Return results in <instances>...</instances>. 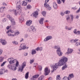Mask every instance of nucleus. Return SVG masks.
Listing matches in <instances>:
<instances>
[{
  "label": "nucleus",
  "mask_w": 80,
  "mask_h": 80,
  "mask_svg": "<svg viewBox=\"0 0 80 80\" xmlns=\"http://www.w3.org/2000/svg\"><path fill=\"white\" fill-rule=\"evenodd\" d=\"M3 5H7V4L5 3V2H3Z\"/></svg>",
  "instance_id": "nucleus-63"
},
{
  "label": "nucleus",
  "mask_w": 80,
  "mask_h": 80,
  "mask_svg": "<svg viewBox=\"0 0 80 80\" xmlns=\"http://www.w3.org/2000/svg\"><path fill=\"white\" fill-rule=\"evenodd\" d=\"M38 77H39V75H34L32 77V78H31V80H34V78H38Z\"/></svg>",
  "instance_id": "nucleus-18"
},
{
  "label": "nucleus",
  "mask_w": 80,
  "mask_h": 80,
  "mask_svg": "<svg viewBox=\"0 0 80 80\" xmlns=\"http://www.w3.org/2000/svg\"><path fill=\"white\" fill-rule=\"evenodd\" d=\"M16 61H17V59H13V60H11L9 62V63L10 64H12V63H15L16 62Z\"/></svg>",
  "instance_id": "nucleus-16"
},
{
  "label": "nucleus",
  "mask_w": 80,
  "mask_h": 80,
  "mask_svg": "<svg viewBox=\"0 0 80 80\" xmlns=\"http://www.w3.org/2000/svg\"><path fill=\"white\" fill-rule=\"evenodd\" d=\"M54 48V49H57L56 50V52L58 56L59 57L62 56L63 53L62 52L61 50H60V47L59 46H55Z\"/></svg>",
  "instance_id": "nucleus-3"
},
{
  "label": "nucleus",
  "mask_w": 80,
  "mask_h": 80,
  "mask_svg": "<svg viewBox=\"0 0 80 80\" xmlns=\"http://www.w3.org/2000/svg\"><path fill=\"white\" fill-rule=\"evenodd\" d=\"M62 68V70H65L66 68H68V66H67V64L66 63H65L64 64Z\"/></svg>",
  "instance_id": "nucleus-13"
},
{
  "label": "nucleus",
  "mask_w": 80,
  "mask_h": 80,
  "mask_svg": "<svg viewBox=\"0 0 80 80\" xmlns=\"http://www.w3.org/2000/svg\"><path fill=\"white\" fill-rule=\"evenodd\" d=\"M68 26H65V29H66V30H68Z\"/></svg>",
  "instance_id": "nucleus-61"
},
{
  "label": "nucleus",
  "mask_w": 80,
  "mask_h": 80,
  "mask_svg": "<svg viewBox=\"0 0 80 80\" xmlns=\"http://www.w3.org/2000/svg\"><path fill=\"white\" fill-rule=\"evenodd\" d=\"M70 16H68V17H67V18H66V20H67V22H68V21H69V20H70Z\"/></svg>",
  "instance_id": "nucleus-48"
},
{
  "label": "nucleus",
  "mask_w": 80,
  "mask_h": 80,
  "mask_svg": "<svg viewBox=\"0 0 80 80\" xmlns=\"http://www.w3.org/2000/svg\"><path fill=\"white\" fill-rule=\"evenodd\" d=\"M6 62H7V61H5L2 63L1 67H3V66H4V65L6 63Z\"/></svg>",
  "instance_id": "nucleus-41"
},
{
  "label": "nucleus",
  "mask_w": 80,
  "mask_h": 80,
  "mask_svg": "<svg viewBox=\"0 0 80 80\" xmlns=\"http://www.w3.org/2000/svg\"><path fill=\"white\" fill-rule=\"evenodd\" d=\"M4 59V57L3 56L0 57V62H2Z\"/></svg>",
  "instance_id": "nucleus-30"
},
{
  "label": "nucleus",
  "mask_w": 80,
  "mask_h": 80,
  "mask_svg": "<svg viewBox=\"0 0 80 80\" xmlns=\"http://www.w3.org/2000/svg\"><path fill=\"white\" fill-rule=\"evenodd\" d=\"M26 66V62H24L21 65V68H20L19 69V71H20L21 72H22L23 70V68Z\"/></svg>",
  "instance_id": "nucleus-4"
},
{
  "label": "nucleus",
  "mask_w": 80,
  "mask_h": 80,
  "mask_svg": "<svg viewBox=\"0 0 80 80\" xmlns=\"http://www.w3.org/2000/svg\"><path fill=\"white\" fill-rule=\"evenodd\" d=\"M0 42H1L3 45H5L7 43V41H6L5 40L2 39L0 40Z\"/></svg>",
  "instance_id": "nucleus-9"
},
{
  "label": "nucleus",
  "mask_w": 80,
  "mask_h": 80,
  "mask_svg": "<svg viewBox=\"0 0 80 80\" xmlns=\"http://www.w3.org/2000/svg\"><path fill=\"white\" fill-rule=\"evenodd\" d=\"M7 17L9 18V19L10 20H12L13 18H12V17H10L9 15H8L7 16Z\"/></svg>",
  "instance_id": "nucleus-39"
},
{
  "label": "nucleus",
  "mask_w": 80,
  "mask_h": 80,
  "mask_svg": "<svg viewBox=\"0 0 80 80\" xmlns=\"http://www.w3.org/2000/svg\"><path fill=\"white\" fill-rule=\"evenodd\" d=\"M23 44H21V46H20L19 48V50H25L26 48V46H23L22 47Z\"/></svg>",
  "instance_id": "nucleus-10"
},
{
  "label": "nucleus",
  "mask_w": 80,
  "mask_h": 80,
  "mask_svg": "<svg viewBox=\"0 0 80 80\" xmlns=\"http://www.w3.org/2000/svg\"><path fill=\"white\" fill-rule=\"evenodd\" d=\"M48 80H52V78L51 77H50L48 79Z\"/></svg>",
  "instance_id": "nucleus-64"
},
{
  "label": "nucleus",
  "mask_w": 80,
  "mask_h": 80,
  "mask_svg": "<svg viewBox=\"0 0 80 80\" xmlns=\"http://www.w3.org/2000/svg\"><path fill=\"white\" fill-rule=\"evenodd\" d=\"M31 0H25L26 2H31Z\"/></svg>",
  "instance_id": "nucleus-58"
},
{
  "label": "nucleus",
  "mask_w": 80,
  "mask_h": 80,
  "mask_svg": "<svg viewBox=\"0 0 80 80\" xmlns=\"http://www.w3.org/2000/svg\"><path fill=\"white\" fill-rule=\"evenodd\" d=\"M29 74V72H28L26 73L25 75V78L26 79H28V74Z\"/></svg>",
  "instance_id": "nucleus-26"
},
{
  "label": "nucleus",
  "mask_w": 80,
  "mask_h": 80,
  "mask_svg": "<svg viewBox=\"0 0 80 80\" xmlns=\"http://www.w3.org/2000/svg\"><path fill=\"white\" fill-rule=\"evenodd\" d=\"M9 12H14V14L15 15H17V14H18L17 13V12H18V10L17 9L16 10H11V9H10L9 10Z\"/></svg>",
  "instance_id": "nucleus-12"
},
{
  "label": "nucleus",
  "mask_w": 80,
  "mask_h": 80,
  "mask_svg": "<svg viewBox=\"0 0 80 80\" xmlns=\"http://www.w3.org/2000/svg\"><path fill=\"white\" fill-rule=\"evenodd\" d=\"M63 80H70L69 78H67V77H64L63 78Z\"/></svg>",
  "instance_id": "nucleus-35"
},
{
  "label": "nucleus",
  "mask_w": 80,
  "mask_h": 80,
  "mask_svg": "<svg viewBox=\"0 0 80 80\" xmlns=\"http://www.w3.org/2000/svg\"><path fill=\"white\" fill-rule=\"evenodd\" d=\"M73 33H74L75 34L77 35L78 31L77 32V30L76 29H74L73 31Z\"/></svg>",
  "instance_id": "nucleus-43"
},
{
  "label": "nucleus",
  "mask_w": 80,
  "mask_h": 80,
  "mask_svg": "<svg viewBox=\"0 0 80 80\" xmlns=\"http://www.w3.org/2000/svg\"><path fill=\"white\" fill-rule=\"evenodd\" d=\"M42 79H43V77L42 76H41L38 78V80H42Z\"/></svg>",
  "instance_id": "nucleus-53"
},
{
  "label": "nucleus",
  "mask_w": 80,
  "mask_h": 80,
  "mask_svg": "<svg viewBox=\"0 0 80 80\" xmlns=\"http://www.w3.org/2000/svg\"><path fill=\"white\" fill-rule=\"evenodd\" d=\"M57 3L58 4H61L62 2L60 1V0H57Z\"/></svg>",
  "instance_id": "nucleus-47"
},
{
  "label": "nucleus",
  "mask_w": 80,
  "mask_h": 80,
  "mask_svg": "<svg viewBox=\"0 0 80 80\" xmlns=\"http://www.w3.org/2000/svg\"><path fill=\"white\" fill-rule=\"evenodd\" d=\"M32 22L31 20H28L27 21L26 24L27 25H28V26H30L31 24H32Z\"/></svg>",
  "instance_id": "nucleus-14"
},
{
  "label": "nucleus",
  "mask_w": 80,
  "mask_h": 80,
  "mask_svg": "<svg viewBox=\"0 0 80 80\" xmlns=\"http://www.w3.org/2000/svg\"><path fill=\"white\" fill-rule=\"evenodd\" d=\"M60 14L61 15H62V16H63V15H65V13L64 12H61Z\"/></svg>",
  "instance_id": "nucleus-55"
},
{
  "label": "nucleus",
  "mask_w": 80,
  "mask_h": 80,
  "mask_svg": "<svg viewBox=\"0 0 80 80\" xmlns=\"http://www.w3.org/2000/svg\"><path fill=\"white\" fill-rule=\"evenodd\" d=\"M54 28H55L54 26H50V30H52V29H54Z\"/></svg>",
  "instance_id": "nucleus-51"
},
{
  "label": "nucleus",
  "mask_w": 80,
  "mask_h": 80,
  "mask_svg": "<svg viewBox=\"0 0 80 80\" xmlns=\"http://www.w3.org/2000/svg\"><path fill=\"white\" fill-rule=\"evenodd\" d=\"M16 62V66L17 67H18V65H19V63L18 62V61L17 60Z\"/></svg>",
  "instance_id": "nucleus-36"
},
{
  "label": "nucleus",
  "mask_w": 80,
  "mask_h": 80,
  "mask_svg": "<svg viewBox=\"0 0 80 80\" xmlns=\"http://www.w3.org/2000/svg\"><path fill=\"white\" fill-rule=\"evenodd\" d=\"M32 31L33 32H35L36 31V29L35 28V27L33 26H31L30 28H28L27 31L28 32H30V31Z\"/></svg>",
  "instance_id": "nucleus-5"
},
{
  "label": "nucleus",
  "mask_w": 80,
  "mask_h": 80,
  "mask_svg": "<svg viewBox=\"0 0 80 80\" xmlns=\"http://www.w3.org/2000/svg\"><path fill=\"white\" fill-rule=\"evenodd\" d=\"M5 72V69H1L0 71V75H2V74H3V73H4Z\"/></svg>",
  "instance_id": "nucleus-25"
},
{
  "label": "nucleus",
  "mask_w": 80,
  "mask_h": 80,
  "mask_svg": "<svg viewBox=\"0 0 80 80\" xmlns=\"http://www.w3.org/2000/svg\"><path fill=\"white\" fill-rule=\"evenodd\" d=\"M36 52L35 50L33 49L31 52V54L32 55H34L36 53Z\"/></svg>",
  "instance_id": "nucleus-28"
},
{
  "label": "nucleus",
  "mask_w": 80,
  "mask_h": 80,
  "mask_svg": "<svg viewBox=\"0 0 80 80\" xmlns=\"http://www.w3.org/2000/svg\"><path fill=\"white\" fill-rule=\"evenodd\" d=\"M11 69L13 71L16 70H17V67H16V66H12V67Z\"/></svg>",
  "instance_id": "nucleus-32"
},
{
  "label": "nucleus",
  "mask_w": 80,
  "mask_h": 80,
  "mask_svg": "<svg viewBox=\"0 0 80 80\" xmlns=\"http://www.w3.org/2000/svg\"><path fill=\"white\" fill-rule=\"evenodd\" d=\"M77 41H78V39H72L70 40L71 43H75Z\"/></svg>",
  "instance_id": "nucleus-21"
},
{
  "label": "nucleus",
  "mask_w": 80,
  "mask_h": 80,
  "mask_svg": "<svg viewBox=\"0 0 80 80\" xmlns=\"http://www.w3.org/2000/svg\"><path fill=\"white\" fill-rule=\"evenodd\" d=\"M27 5V2H25V1L22 2V6H26Z\"/></svg>",
  "instance_id": "nucleus-27"
},
{
  "label": "nucleus",
  "mask_w": 80,
  "mask_h": 80,
  "mask_svg": "<svg viewBox=\"0 0 80 80\" xmlns=\"http://www.w3.org/2000/svg\"><path fill=\"white\" fill-rule=\"evenodd\" d=\"M42 66H39V70L40 71H42Z\"/></svg>",
  "instance_id": "nucleus-56"
},
{
  "label": "nucleus",
  "mask_w": 80,
  "mask_h": 80,
  "mask_svg": "<svg viewBox=\"0 0 80 80\" xmlns=\"http://www.w3.org/2000/svg\"><path fill=\"white\" fill-rule=\"evenodd\" d=\"M21 17H22V18H21L19 19L20 21H23L24 20V19L23 18V15H22L21 16Z\"/></svg>",
  "instance_id": "nucleus-38"
},
{
  "label": "nucleus",
  "mask_w": 80,
  "mask_h": 80,
  "mask_svg": "<svg viewBox=\"0 0 80 80\" xmlns=\"http://www.w3.org/2000/svg\"><path fill=\"white\" fill-rule=\"evenodd\" d=\"M8 37H15V35L11 34V33H8Z\"/></svg>",
  "instance_id": "nucleus-24"
},
{
  "label": "nucleus",
  "mask_w": 80,
  "mask_h": 80,
  "mask_svg": "<svg viewBox=\"0 0 80 80\" xmlns=\"http://www.w3.org/2000/svg\"><path fill=\"white\" fill-rule=\"evenodd\" d=\"M70 17H71V18L72 20V21H73V15L72 14H71L70 15Z\"/></svg>",
  "instance_id": "nucleus-42"
},
{
  "label": "nucleus",
  "mask_w": 80,
  "mask_h": 80,
  "mask_svg": "<svg viewBox=\"0 0 80 80\" xmlns=\"http://www.w3.org/2000/svg\"><path fill=\"white\" fill-rule=\"evenodd\" d=\"M42 14L44 17H45V15H46V12L45 11H43L42 12Z\"/></svg>",
  "instance_id": "nucleus-40"
},
{
  "label": "nucleus",
  "mask_w": 80,
  "mask_h": 80,
  "mask_svg": "<svg viewBox=\"0 0 80 80\" xmlns=\"http://www.w3.org/2000/svg\"><path fill=\"white\" fill-rule=\"evenodd\" d=\"M35 50H36V51H39V50H40V51H42V50H43V48L42 47H41L40 48L38 47L35 49Z\"/></svg>",
  "instance_id": "nucleus-19"
},
{
  "label": "nucleus",
  "mask_w": 80,
  "mask_h": 80,
  "mask_svg": "<svg viewBox=\"0 0 80 80\" xmlns=\"http://www.w3.org/2000/svg\"><path fill=\"white\" fill-rule=\"evenodd\" d=\"M52 68V70L51 71L52 73H53V72H54V71H55V70H57L56 69H55V68Z\"/></svg>",
  "instance_id": "nucleus-49"
},
{
  "label": "nucleus",
  "mask_w": 80,
  "mask_h": 80,
  "mask_svg": "<svg viewBox=\"0 0 80 80\" xmlns=\"http://www.w3.org/2000/svg\"><path fill=\"white\" fill-rule=\"evenodd\" d=\"M80 7L79 8L78 10L76 12V13H79V12H80Z\"/></svg>",
  "instance_id": "nucleus-57"
},
{
  "label": "nucleus",
  "mask_w": 80,
  "mask_h": 80,
  "mask_svg": "<svg viewBox=\"0 0 80 80\" xmlns=\"http://www.w3.org/2000/svg\"><path fill=\"white\" fill-rule=\"evenodd\" d=\"M69 76L70 78H72L74 77V75L73 73L70 74H69Z\"/></svg>",
  "instance_id": "nucleus-29"
},
{
  "label": "nucleus",
  "mask_w": 80,
  "mask_h": 80,
  "mask_svg": "<svg viewBox=\"0 0 80 80\" xmlns=\"http://www.w3.org/2000/svg\"><path fill=\"white\" fill-rule=\"evenodd\" d=\"M6 8L5 7H2L0 8V12H3L4 9H5Z\"/></svg>",
  "instance_id": "nucleus-22"
},
{
  "label": "nucleus",
  "mask_w": 80,
  "mask_h": 80,
  "mask_svg": "<svg viewBox=\"0 0 80 80\" xmlns=\"http://www.w3.org/2000/svg\"><path fill=\"white\" fill-rule=\"evenodd\" d=\"M43 20H44V18H42L40 19V20L39 21V23H40L41 25H42L43 24Z\"/></svg>",
  "instance_id": "nucleus-20"
},
{
  "label": "nucleus",
  "mask_w": 80,
  "mask_h": 80,
  "mask_svg": "<svg viewBox=\"0 0 80 80\" xmlns=\"http://www.w3.org/2000/svg\"><path fill=\"white\" fill-rule=\"evenodd\" d=\"M10 21L11 22L12 24V25H15V24H16V23L15 22V20H14V19H13V18Z\"/></svg>",
  "instance_id": "nucleus-17"
},
{
  "label": "nucleus",
  "mask_w": 80,
  "mask_h": 80,
  "mask_svg": "<svg viewBox=\"0 0 80 80\" xmlns=\"http://www.w3.org/2000/svg\"><path fill=\"white\" fill-rule=\"evenodd\" d=\"M47 3V2H45V3L44 4V7H46V8H47V9L49 10H50L52 9L51 7H50V5H48Z\"/></svg>",
  "instance_id": "nucleus-7"
},
{
  "label": "nucleus",
  "mask_w": 80,
  "mask_h": 80,
  "mask_svg": "<svg viewBox=\"0 0 80 80\" xmlns=\"http://www.w3.org/2000/svg\"><path fill=\"white\" fill-rule=\"evenodd\" d=\"M12 43L14 45H17L18 44V42L15 41H13Z\"/></svg>",
  "instance_id": "nucleus-34"
},
{
  "label": "nucleus",
  "mask_w": 80,
  "mask_h": 80,
  "mask_svg": "<svg viewBox=\"0 0 80 80\" xmlns=\"http://www.w3.org/2000/svg\"><path fill=\"white\" fill-rule=\"evenodd\" d=\"M68 61V58L65 57H62L59 60V62L56 63L51 66V68H54L55 69H57L58 67H60L63 65L65 63H67Z\"/></svg>",
  "instance_id": "nucleus-1"
},
{
  "label": "nucleus",
  "mask_w": 80,
  "mask_h": 80,
  "mask_svg": "<svg viewBox=\"0 0 80 80\" xmlns=\"http://www.w3.org/2000/svg\"><path fill=\"white\" fill-rule=\"evenodd\" d=\"M65 14H69L70 13V11H66L64 12Z\"/></svg>",
  "instance_id": "nucleus-46"
},
{
  "label": "nucleus",
  "mask_w": 80,
  "mask_h": 80,
  "mask_svg": "<svg viewBox=\"0 0 80 80\" xmlns=\"http://www.w3.org/2000/svg\"><path fill=\"white\" fill-rule=\"evenodd\" d=\"M17 3L16 4L17 6L16 8L18 10L17 14L18 15H20L21 13H22V7L20 6L21 5V3L22 2L20 1V0H17Z\"/></svg>",
  "instance_id": "nucleus-2"
},
{
  "label": "nucleus",
  "mask_w": 80,
  "mask_h": 80,
  "mask_svg": "<svg viewBox=\"0 0 80 80\" xmlns=\"http://www.w3.org/2000/svg\"><path fill=\"white\" fill-rule=\"evenodd\" d=\"M28 55V53H25L24 54V56H27V55Z\"/></svg>",
  "instance_id": "nucleus-62"
},
{
  "label": "nucleus",
  "mask_w": 80,
  "mask_h": 80,
  "mask_svg": "<svg viewBox=\"0 0 80 80\" xmlns=\"http://www.w3.org/2000/svg\"><path fill=\"white\" fill-rule=\"evenodd\" d=\"M19 34H20V32H16V33H15V34L14 35H15H15H18Z\"/></svg>",
  "instance_id": "nucleus-52"
},
{
  "label": "nucleus",
  "mask_w": 80,
  "mask_h": 80,
  "mask_svg": "<svg viewBox=\"0 0 80 80\" xmlns=\"http://www.w3.org/2000/svg\"><path fill=\"white\" fill-rule=\"evenodd\" d=\"M75 45L78 47L79 45H80V42H76L75 43Z\"/></svg>",
  "instance_id": "nucleus-44"
},
{
  "label": "nucleus",
  "mask_w": 80,
  "mask_h": 80,
  "mask_svg": "<svg viewBox=\"0 0 80 80\" xmlns=\"http://www.w3.org/2000/svg\"><path fill=\"white\" fill-rule=\"evenodd\" d=\"M53 5L54 8L55 9H57V5L55 2H54L53 3Z\"/></svg>",
  "instance_id": "nucleus-23"
},
{
  "label": "nucleus",
  "mask_w": 80,
  "mask_h": 80,
  "mask_svg": "<svg viewBox=\"0 0 80 80\" xmlns=\"http://www.w3.org/2000/svg\"><path fill=\"white\" fill-rule=\"evenodd\" d=\"M61 78H60V75H58L57 76L56 80H60Z\"/></svg>",
  "instance_id": "nucleus-33"
},
{
  "label": "nucleus",
  "mask_w": 80,
  "mask_h": 80,
  "mask_svg": "<svg viewBox=\"0 0 80 80\" xmlns=\"http://www.w3.org/2000/svg\"><path fill=\"white\" fill-rule=\"evenodd\" d=\"M52 38V37L51 36H47L45 39H44V42H47L48 40H50Z\"/></svg>",
  "instance_id": "nucleus-11"
},
{
  "label": "nucleus",
  "mask_w": 80,
  "mask_h": 80,
  "mask_svg": "<svg viewBox=\"0 0 80 80\" xmlns=\"http://www.w3.org/2000/svg\"><path fill=\"white\" fill-rule=\"evenodd\" d=\"M72 29V27H69L68 29V30H71Z\"/></svg>",
  "instance_id": "nucleus-54"
},
{
  "label": "nucleus",
  "mask_w": 80,
  "mask_h": 80,
  "mask_svg": "<svg viewBox=\"0 0 80 80\" xmlns=\"http://www.w3.org/2000/svg\"><path fill=\"white\" fill-rule=\"evenodd\" d=\"M10 32H11L12 33H14V31L11 30H9L6 32V33H10Z\"/></svg>",
  "instance_id": "nucleus-31"
},
{
  "label": "nucleus",
  "mask_w": 80,
  "mask_h": 80,
  "mask_svg": "<svg viewBox=\"0 0 80 80\" xmlns=\"http://www.w3.org/2000/svg\"><path fill=\"white\" fill-rule=\"evenodd\" d=\"M2 52H3V50H2L1 49H0V55H2Z\"/></svg>",
  "instance_id": "nucleus-59"
},
{
  "label": "nucleus",
  "mask_w": 80,
  "mask_h": 80,
  "mask_svg": "<svg viewBox=\"0 0 80 80\" xmlns=\"http://www.w3.org/2000/svg\"><path fill=\"white\" fill-rule=\"evenodd\" d=\"M44 75L45 76H47V75H49V73L50 72V70H48V68H45L44 70Z\"/></svg>",
  "instance_id": "nucleus-6"
},
{
  "label": "nucleus",
  "mask_w": 80,
  "mask_h": 80,
  "mask_svg": "<svg viewBox=\"0 0 80 80\" xmlns=\"http://www.w3.org/2000/svg\"><path fill=\"white\" fill-rule=\"evenodd\" d=\"M13 60V58H9L8 59V62H10V60Z\"/></svg>",
  "instance_id": "nucleus-50"
},
{
  "label": "nucleus",
  "mask_w": 80,
  "mask_h": 80,
  "mask_svg": "<svg viewBox=\"0 0 80 80\" xmlns=\"http://www.w3.org/2000/svg\"><path fill=\"white\" fill-rule=\"evenodd\" d=\"M77 35H80V31H78V33Z\"/></svg>",
  "instance_id": "nucleus-60"
},
{
  "label": "nucleus",
  "mask_w": 80,
  "mask_h": 80,
  "mask_svg": "<svg viewBox=\"0 0 80 80\" xmlns=\"http://www.w3.org/2000/svg\"><path fill=\"white\" fill-rule=\"evenodd\" d=\"M32 15L33 17H34L35 18H37V16L38 15V11H36L32 13Z\"/></svg>",
  "instance_id": "nucleus-15"
},
{
  "label": "nucleus",
  "mask_w": 80,
  "mask_h": 80,
  "mask_svg": "<svg viewBox=\"0 0 80 80\" xmlns=\"http://www.w3.org/2000/svg\"><path fill=\"white\" fill-rule=\"evenodd\" d=\"M33 62H34V60L33 59L31 60H30V64H32V63H33Z\"/></svg>",
  "instance_id": "nucleus-45"
},
{
  "label": "nucleus",
  "mask_w": 80,
  "mask_h": 80,
  "mask_svg": "<svg viewBox=\"0 0 80 80\" xmlns=\"http://www.w3.org/2000/svg\"><path fill=\"white\" fill-rule=\"evenodd\" d=\"M31 8H32V6H31L29 4L28 5L27 7V9H30Z\"/></svg>",
  "instance_id": "nucleus-37"
},
{
  "label": "nucleus",
  "mask_w": 80,
  "mask_h": 80,
  "mask_svg": "<svg viewBox=\"0 0 80 80\" xmlns=\"http://www.w3.org/2000/svg\"><path fill=\"white\" fill-rule=\"evenodd\" d=\"M73 49H72L70 48H68V52L66 53V55H68V54H70L73 52Z\"/></svg>",
  "instance_id": "nucleus-8"
}]
</instances>
